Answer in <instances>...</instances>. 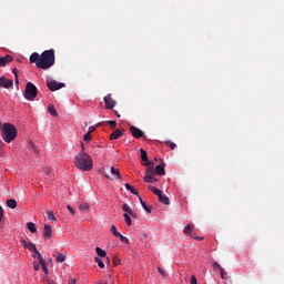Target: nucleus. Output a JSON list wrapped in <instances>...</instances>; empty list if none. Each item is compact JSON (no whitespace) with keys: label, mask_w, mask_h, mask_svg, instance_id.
Instances as JSON below:
<instances>
[{"label":"nucleus","mask_w":284,"mask_h":284,"mask_svg":"<svg viewBox=\"0 0 284 284\" xmlns=\"http://www.w3.org/2000/svg\"><path fill=\"white\" fill-rule=\"evenodd\" d=\"M30 63H36L40 70H49L54 65V49L45 50L41 54L33 52L29 58Z\"/></svg>","instance_id":"f257e3e1"},{"label":"nucleus","mask_w":284,"mask_h":284,"mask_svg":"<svg viewBox=\"0 0 284 284\" xmlns=\"http://www.w3.org/2000/svg\"><path fill=\"white\" fill-rule=\"evenodd\" d=\"M75 168L82 172H90L93 168L92 158L85 152H80L74 158Z\"/></svg>","instance_id":"f03ea898"},{"label":"nucleus","mask_w":284,"mask_h":284,"mask_svg":"<svg viewBox=\"0 0 284 284\" xmlns=\"http://www.w3.org/2000/svg\"><path fill=\"white\" fill-rule=\"evenodd\" d=\"M1 136L6 143H12L17 139V126L12 123H3Z\"/></svg>","instance_id":"7ed1b4c3"},{"label":"nucleus","mask_w":284,"mask_h":284,"mask_svg":"<svg viewBox=\"0 0 284 284\" xmlns=\"http://www.w3.org/2000/svg\"><path fill=\"white\" fill-rule=\"evenodd\" d=\"M37 85L32 82H28L24 89V99H27V101H34L37 99Z\"/></svg>","instance_id":"20e7f679"},{"label":"nucleus","mask_w":284,"mask_h":284,"mask_svg":"<svg viewBox=\"0 0 284 284\" xmlns=\"http://www.w3.org/2000/svg\"><path fill=\"white\" fill-rule=\"evenodd\" d=\"M47 87L49 88V90H51V92H57V90H61V88H65V83H60L55 80L48 79Z\"/></svg>","instance_id":"39448f33"},{"label":"nucleus","mask_w":284,"mask_h":284,"mask_svg":"<svg viewBox=\"0 0 284 284\" xmlns=\"http://www.w3.org/2000/svg\"><path fill=\"white\" fill-rule=\"evenodd\" d=\"M14 85V81L11 79H7L6 77H0V88H4L6 90L12 88Z\"/></svg>","instance_id":"423d86ee"},{"label":"nucleus","mask_w":284,"mask_h":284,"mask_svg":"<svg viewBox=\"0 0 284 284\" xmlns=\"http://www.w3.org/2000/svg\"><path fill=\"white\" fill-rule=\"evenodd\" d=\"M130 132H131L133 139H141L145 134L141 129H139L134 125L130 126Z\"/></svg>","instance_id":"0eeeda50"},{"label":"nucleus","mask_w":284,"mask_h":284,"mask_svg":"<svg viewBox=\"0 0 284 284\" xmlns=\"http://www.w3.org/2000/svg\"><path fill=\"white\" fill-rule=\"evenodd\" d=\"M20 243L23 245L24 250H29V252H37V245H34V243L28 242L24 239H21Z\"/></svg>","instance_id":"6e6552de"},{"label":"nucleus","mask_w":284,"mask_h":284,"mask_svg":"<svg viewBox=\"0 0 284 284\" xmlns=\"http://www.w3.org/2000/svg\"><path fill=\"white\" fill-rule=\"evenodd\" d=\"M104 103H105L106 110H112L116 105V101H114V99H112L110 94L104 97Z\"/></svg>","instance_id":"1a4fd4ad"},{"label":"nucleus","mask_w":284,"mask_h":284,"mask_svg":"<svg viewBox=\"0 0 284 284\" xmlns=\"http://www.w3.org/2000/svg\"><path fill=\"white\" fill-rule=\"evenodd\" d=\"M13 60L14 58L12 55H6L4 58L0 57V68L8 65V63H12Z\"/></svg>","instance_id":"9d476101"},{"label":"nucleus","mask_w":284,"mask_h":284,"mask_svg":"<svg viewBox=\"0 0 284 284\" xmlns=\"http://www.w3.org/2000/svg\"><path fill=\"white\" fill-rule=\"evenodd\" d=\"M154 172L159 176H165V163L162 162L161 164L156 165Z\"/></svg>","instance_id":"9b49d317"},{"label":"nucleus","mask_w":284,"mask_h":284,"mask_svg":"<svg viewBox=\"0 0 284 284\" xmlns=\"http://www.w3.org/2000/svg\"><path fill=\"white\" fill-rule=\"evenodd\" d=\"M43 237L44 239H52V226L50 224L44 225Z\"/></svg>","instance_id":"f8f14e48"},{"label":"nucleus","mask_w":284,"mask_h":284,"mask_svg":"<svg viewBox=\"0 0 284 284\" xmlns=\"http://www.w3.org/2000/svg\"><path fill=\"white\" fill-rule=\"evenodd\" d=\"M121 136H123V130L118 129L111 133L110 140L116 141V139H121Z\"/></svg>","instance_id":"ddd939ff"},{"label":"nucleus","mask_w":284,"mask_h":284,"mask_svg":"<svg viewBox=\"0 0 284 284\" xmlns=\"http://www.w3.org/2000/svg\"><path fill=\"white\" fill-rule=\"evenodd\" d=\"M184 234H186V236H193L194 237V226L192 224H187L184 227Z\"/></svg>","instance_id":"4468645a"},{"label":"nucleus","mask_w":284,"mask_h":284,"mask_svg":"<svg viewBox=\"0 0 284 284\" xmlns=\"http://www.w3.org/2000/svg\"><path fill=\"white\" fill-rule=\"evenodd\" d=\"M124 186L129 192H131V194H134V196H140L139 191H136V189H134L130 183H125Z\"/></svg>","instance_id":"2eb2a0df"},{"label":"nucleus","mask_w":284,"mask_h":284,"mask_svg":"<svg viewBox=\"0 0 284 284\" xmlns=\"http://www.w3.org/2000/svg\"><path fill=\"white\" fill-rule=\"evenodd\" d=\"M159 201L163 203V205H170V197L163 193L159 196Z\"/></svg>","instance_id":"dca6fc26"},{"label":"nucleus","mask_w":284,"mask_h":284,"mask_svg":"<svg viewBox=\"0 0 284 284\" xmlns=\"http://www.w3.org/2000/svg\"><path fill=\"white\" fill-rule=\"evenodd\" d=\"M139 201H140L142 207H143V210H145V212H148V214H152V209H150L148 206V204H145V202H143V199L141 197V195H139Z\"/></svg>","instance_id":"f3484780"},{"label":"nucleus","mask_w":284,"mask_h":284,"mask_svg":"<svg viewBox=\"0 0 284 284\" xmlns=\"http://www.w3.org/2000/svg\"><path fill=\"white\" fill-rule=\"evenodd\" d=\"M7 207H10V210H16L17 207V200L14 199H9L7 201Z\"/></svg>","instance_id":"a211bd4d"},{"label":"nucleus","mask_w":284,"mask_h":284,"mask_svg":"<svg viewBox=\"0 0 284 284\" xmlns=\"http://www.w3.org/2000/svg\"><path fill=\"white\" fill-rule=\"evenodd\" d=\"M95 252L98 256H100V258H105V256H108V253L105 252V250L101 247H95Z\"/></svg>","instance_id":"6ab92c4d"},{"label":"nucleus","mask_w":284,"mask_h":284,"mask_svg":"<svg viewBox=\"0 0 284 284\" xmlns=\"http://www.w3.org/2000/svg\"><path fill=\"white\" fill-rule=\"evenodd\" d=\"M148 189L151 190V192H153V194H155V196H158V197L163 194V192H161V190L156 189V186L149 185Z\"/></svg>","instance_id":"aec40b11"},{"label":"nucleus","mask_w":284,"mask_h":284,"mask_svg":"<svg viewBox=\"0 0 284 284\" xmlns=\"http://www.w3.org/2000/svg\"><path fill=\"white\" fill-rule=\"evenodd\" d=\"M78 207H79L80 212H88V210H90V204L82 202L79 204Z\"/></svg>","instance_id":"412c9836"},{"label":"nucleus","mask_w":284,"mask_h":284,"mask_svg":"<svg viewBox=\"0 0 284 284\" xmlns=\"http://www.w3.org/2000/svg\"><path fill=\"white\" fill-rule=\"evenodd\" d=\"M27 227L29 232H31V234H34V232H37V225L33 222H28Z\"/></svg>","instance_id":"4be33fe9"},{"label":"nucleus","mask_w":284,"mask_h":284,"mask_svg":"<svg viewBox=\"0 0 284 284\" xmlns=\"http://www.w3.org/2000/svg\"><path fill=\"white\" fill-rule=\"evenodd\" d=\"M47 216L49 221H52L53 223H57V216H54L53 211H47Z\"/></svg>","instance_id":"5701e85b"},{"label":"nucleus","mask_w":284,"mask_h":284,"mask_svg":"<svg viewBox=\"0 0 284 284\" xmlns=\"http://www.w3.org/2000/svg\"><path fill=\"white\" fill-rule=\"evenodd\" d=\"M140 154H141V160L144 162V163H148V152L143 149H140Z\"/></svg>","instance_id":"b1692460"},{"label":"nucleus","mask_w":284,"mask_h":284,"mask_svg":"<svg viewBox=\"0 0 284 284\" xmlns=\"http://www.w3.org/2000/svg\"><path fill=\"white\" fill-rule=\"evenodd\" d=\"M94 262L98 263L101 270H105V264L103 263V260H101L100 257H94Z\"/></svg>","instance_id":"393cba45"},{"label":"nucleus","mask_w":284,"mask_h":284,"mask_svg":"<svg viewBox=\"0 0 284 284\" xmlns=\"http://www.w3.org/2000/svg\"><path fill=\"white\" fill-rule=\"evenodd\" d=\"M111 174H113V176H118V179H123L119 169H114V166L111 168Z\"/></svg>","instance_id":"a878e982"},{"label":"nucleus","mask_w":284,"mask_h":284,"mask_svg":"<svg viewBox=\"0 0 284 284\" xmlns=\"http://www.w3.org/2000/svg\"><path fill=\"white\" fill-rule=\"evenodd\" d=\"M55 260L58 263H63L65 261V255H63L62 253H57Z\"/></svg>","instance_id":"bb28decb"},{"label":"nucleus","mask_w":284,"mask_h":284,"mask_svg":"<svg viewBox=\"0 0 284 284\" xmlns=\"http://www.w3.org/2000/svg\"><path fill=\"white\" fill-rule=\"evenodd\" d=\"M144 181L145 183H156V179L154 178V175H150V176H144Z\"/></svg>","instance_id":"cd10ccee"},{"label":"nucleus","mask_w":284,"mask_h":284,"mask_svg":"<svg viewBox=\"0 0 284 284\" xmlns=\"http://www.w3.org/2000/svg\"><path fill=\"white\" fill-rule=\"evenodd\" d=\"M48 112L49 114H51V116H59V114L57 113V109L54 106H49Z\"/></svg>","instance_id":"c85d7f7f"},{"label":"nucleus","mask_w":284,"mask_h":284,"mask_svg":"<svg viewBox=\"0 0 284 284\" xmlns=\"http://www.w3.org/2000/svg\"><path fill=\"white\" fill-rule=\"evenodd\" d=\"M39 263H40L44 274H48V266L45 265V261L40 257V262Z\"/></svg>","instance_id":"c756f323"},{"label":"nucleus","mask_w":284,"mask_h":284,"mask_svg":"<svg viewBox=\"0 0 284 284\" xmlns=\"http://www.w3.org/2000/svg\"><path fill=\"white\" fill-rule=\"evenodd\" d=\"M155 171L152 168H146L145 170V176H154Z\"/></svg>","instance_id":"7c9ffc66"},{"label":"nucleus","mask_w":284,"mask_h":284,"mask_svg":"<svg viewBox=\"0 0 284 284\" xmlns=\"http://www.w3.org/2000/svg\"><path fill=\"white\" fill-rule=\"evenodd\" d=\"M123 216H124V221H125L126 225H129V226L132 225V217H130V215L128 213H124Z\"/></svg>","instance_id":"2f4dec72"},{"label":"nucleus","mask_w":284,"mask_h":284,"mask_svg":"<svg viewBox=\"0 0 284 284\" xmlns=\"http://www.w3.org/2000/svg\"><path fill=\"white\" fill-rule=\"evenodd\" d=\"M118 239H120L121 243H124V245H128V243H130V240H128V237L123 236V234L121 233Z\"/></svg>","instance_id":"473e14b6"},{"label":"nucleus","mask_w":284,"mask_h":284,"mask_svg":"<svg viewBox=\"0 0 284 284\" xmlns=\"http://www.w3.org/2000/svg\"><path fill=\"white\" fill-rule=\"evenodd\" d=\"M213 270H214V272H221V270H223V266H221V264H219V262H214Z\"/></svg>","instance_id":"72a5a7b5"},{"label":"nucleus","mask_w":284,"mask_h":284,"mask_svg":"<svg viewBox=\"0 0 284 284\" xmlns=\"http://www.w3.org/2000/svg\"><path fill=\"white\" fill-rule=\"evenodd\" d=\"M110 232L114 235V236H119L121 233H119V231L116 230L115 225H111Z\"/></svg>","instance_id":"f704fd0d"},{"label":"nucleus","mask_w":284,"mask_h":284,"mask_svg":"<svg viewBox=\"0 0 284 284\" xmlns=\"http://www.w3.org/2000/svg\"><path fill=\"white\" fill-rule=\"evenodd\" d=\"M67 210L70 212V214L72 216H77V212L74 211V209L72 207V205L68 204L67 205Z\"/></svg>","instance_id":"c9c22d12"},{"label":"nucleus","mask_w":284,"mask_h":284,"mask_svg":"<svg viewBox=\"0 0 284 284\" xmlns=\"http://www.w3.org/2000/svg\"><path fill=\"white\" fill-rule=\"evenodd\" d=\"M123 212H126V214H130L132 212V209L128 204L122 205Z\"/></svg>","instance_id":"e433bc0d"},{"label":"nucleus","mask_w":284,"mask_h":284,"mask_svg":"<svg viewBox=\"0 0 284 284\" xmlns=\"http://www.w3.org/2000/svg\"><path fill=\"white\" fill-rule=\"evenodd\" d=\"M108 124L110 125L111 130H114V128H116V121L114 120L108 121Z\"/></svg>","instance_id":"4c0bfd02"},{"label":"nucleus","mask_w":284,"mask_h":284,"mask_svg":"<svg viewBox=\"0 0 284 284\" xmlns=\"http://www.w3.org/2000/svg\"><path fill=\"white\" fill-rule=\"evenodd\" d=\"M36 255H37V258L39 261V263L41 262V258H43V256L41 255V253L39 252V250L36 248V251H32Z\"/></svg>","instance_id":"58836bf2"},{"label":"nucleus","mask_w":284,"mask_h":284,"mask_svg":"<svg viewBox=\"0 0 284 284\" xmlns=\"http://www.w3.org/2000/svg\"><path fill=\"white\" fill-rule=\"evenodd\" d=\"M36 255H37V258L39 261V263L41 262V258H43V256L41 255V253L39 252V250L36 248V251H32Z\"/></svg>","instance_id":"ea45409f"},{"label":"nucleus","mask_w":284,"mask_h":284,"mask_svg":"<svg viewBox=\"0 0 284 284\" xmlns=\"http://www.w3.org/2000/svg\"><path fill=\"white\" fill-rule=\"evenodd\" d=\"M165 143L166 145H169V148H171V150H174L176 148V144L172 141H166Z\"/></svg>","instance_id":"a19ab883"},{"label":"nucleus","mask_w":284,"mask_h":284,"mask_svg":"<svg viewBox=\"0 0 284 284\" xmlns=\"http://www.w3.org/2000/svg\"><path fill=\"white\" fill-rule=\"evenodd\" d=\"M220 274L222 280H225V276H227V273L223 268H221Z\"/></svg>","instance_id":"79ce46f5"},{"label":"nucleus","mask_w":284,"mask_h":284,"mask_svg":"<svg viewBox=\"0 0 284 284\" xmlns=\"http://www.w3.org/2000/svg\"><path fill=\"white\" fill-rule=\"evenodd\" d=\"M12 74H14L16 79L19 78V69L18 68H14L12 70Z\"/></svg>","instance_id":"37998d69"},{"label":"nucleus","mask_w":284,"mask_h":284,"mask_svg":"<svg viewBox=\"0 0 284 284\" xmlns=\"http://www.w3.org/2000/svg\"><path fill=\"white\" fill-rule=\"evenodd\" d=\"M191 239H194L195 241H203V237L196 236V233H193V236Z\"/></svg>","instance_id":"c03bdc74"},{"label":"nucleus","mask_w":284,"mask_h":284,"mask_svg":"<svg viewBox=\"0 0 284 284\" xmlns=\"http://www.w3.org/2000/svg\"><path fill=\"white\" fill-rule=\"evenodd\" d=\"M158 272L161 274V276L165 277V271L163 268L158 267Z\"/></svg>","instance_id":"a18cd8bd"},{"label":"nucleus","mask_w":284,"mask_h":284,"mask_svg":"<svg viewBox=\"0 0 284 284\" xmlns=\"http://www.w3.org/2000/svg\"><path fill=\"white\" fill-rule=\"evenodd\" d=\"M83 139H84V141H90L92 139V136L90 135V133H85Z\"/></svg>","instance_id":"49530a36"},{"label":"nucleus","mask_w":284,"mask_h":284,"mask_svg":"<svg viewBox=\"0 0 284 284\" xmlns=\"http://www.w3.org/2000/svg\"><path fill=\"white\" fill-rule=\"evenodd\" d=\"M119 263H121V260L118 257H113V264L119 265Z\"/></svg>","instance_id":"de8ad7c7"},{"label":"nucleus","mask_w":284,"mask_h":284,"mask_svg":"<svg viewBox=\"0 0 284 284\" xmlns=\"http://www.w3.org/2000/svg\"><path fill=\"white\" fill-rule=\"evenodd\" d=\"M3 221V207L0 206V223Z\"/></svg>","instance_id":"09e8293b"},{"label":"nucleus","mask_w":284,"mask_h":284,"mask_svg":"<svg viewBox=\"0 0 284 284\" xmlns=\"http://www.w3.org/2000/svg\"><path fill=\"white\" fill-rule=\"evenodd\" d=\"M95 130H97V126H90L88 133H89V134H92V132H94Z\"/></svg>","instance_id":"8fccbe9b"},{"label":"nucleus","mask_w":284,"mask_h":284,"mask_svg":"<svg viewBox=\"0 0 284 284\" xmlns=\"http://www.w3.org/2000/svg\"><path fill=\"white\" fill-rule=\"evenodd\" d=\"M191 284H197L196 276L192 275L191 277Z\"/></svg>","instance_id":"3c124183"},{"label":"nucleus","mask_w":284,"mask_h":284,"mask_svg":"<svg viewBox=\"0 0 284 284\" xmlns=\"http://www.w3.org/2000/svg\"><path fill=\"white\" fill-rule=\"evenodd\" d=\"M31 150L37 154V148H34V143L30 142Z\"/></svg>","instance_id":"603ef678"},{"label":"nucleus","mask_w":284,"mask_h":284,"mask_svg":"<svg viewBox=\"0 0 284 284\" xmlns=\"http://www.w3.org/2000/svg\"><path fill=\"white\" fill-rule=\"evenodd\" d=\"M44 174H48V176H50V168H44Z\"/></svg>","instance_id":"864d4df0"},{"label":"nucleus","mask_w":284,"mask_h":284,"mask_svg":"<svg viewBox=\"0 0 284 284\" xmlns=\"http://www.w3.org/2000/svg\"><path fill=\"white\" fill-rule=\"evenodd\" d=\"M129 216H132V219H136V213H134V211H132Z\"/></svg>","instance_id":"5fc2aeb1"},{"label":"nucleus","mask_w":284,"mask_h":284,"mask_svg":"<svg viewBox=\"0 0 284 284\" xmlns=\"http://www.w3.org/2000/svg\"><path fill=\"white\" fill-rule=\"evenodd\" d=\"M144 165H149V166L152 168V166H154V162H148V161H146Z\"/></svg>","instance_id":"6e6d98bb"},{"label":"nucleus","mask_w":284,"mask_h":284,"mask_svg":"<svg viewBox=\"0 0 284 284\" xmlns=\"http://www.w3.org/2000/svg\"><path fill=\"white\" fill-rule=\"evenodd\" d=\"M69 284H77V278H71V280L69 281Z\"/></svg>","instance_id":"4d7b16f0"},{"label":"nucleus","mask_w":284,"mask_h":284,"mask_svg":"<svg viewBox=\"0 0 284 284\" xmlns=\"http://www.w3.org/2000/svg\"><path fill=\"white\" fill-rule=\"evenodd\" d=\"M81 152H85V145L83 144V142L81 143Z\"/></svg>","instance_id":"13d9d810"},{"label":"nucleus","mask_w":284,"mask_h":284,"mask_svg":"<svg viewBox=\"0 0 284 284\" xmlns=\"http://www.w3.org/2000/svg\"><path fill=\"white\" fill-rule=\"evenodd\" d=\"M33 270L37 272V271H39V264H34L33 265Z\"/></svg>","instance_id":"bf43d9fd"},{"label":"nucleus","mask_w":284,"mask_h":284,"mask_svg":"<svg viewBox=\"0 0 284 284\" xmlns=\"http://www.w3.org/2000/svg\"><path fill=\"white\" fill-rule=\"evenodd\" d=\"M2 148H3V142L0 141V152H1Z\"/></svg>","instance_id":"052dcab7"},{"label":"nucleus","mask_w":284,"mask_h":284,"mask_svg":"<svg viewBox=\"0 0 284 284\" xmlns=\"http://www.w3.org/2000/svg\"><path fill=\"white\" fill-rule=\"evenodd\" d=\"M16 84L19 85V78H16Z\"/></svg>","instance_id":"680f3d73"},{"label":"nucleus","mask_w":284,"mask_h":284,"mask_svg":"<svg viewBox=\"0 0 284 284\" xmlns=\"http://www.w3.org/2000/svg\"><path fill=\"white\" fill-rule=\"evenodd\" d=\"M99 284H108V282L100 281Z\"/></svg>","instance_id":"e2e57ef3"},{"label":"nucleus","mask_w":284,"mask_h":284,"mask_svg":"<svg viewBox=\"0 0 284 284\" xmlns=\"http://www.w3.org/2000/svg\"><path fill=\"white\" fill-rule=\"evenodd\" d=\"M104 176H105V179H110V175H109V174H105V173H104Z\"/></svg>","instance_id":"0e129e2a"},{"label":"nucleus","mask_w":284,"mask_h":284,"mask_svg":"<svg viewBox=\"0 0 284 284\" xmlns=\"http://www.w3.org/2000/svg\"><path fill=\"white\" fill-rule=\"evenodd\" d=\"M116 116H118V119H120V118H121V114L118 113Z\"/></svg>","instance_id":"69168bd1"},{"label":"nucleus","mask_w":284,"mask_h":284,"mask_svg":"<svg viewBox=\"0 0 284 284\" xmlns=\"http://www.w3.org/2000/svg\"><path fill=\"white\" fill-rule=\"evenodd\" d=\"M106 261H110V257H106Z\"/></svg>","instance_id":"338daca9"}]
</instances>
